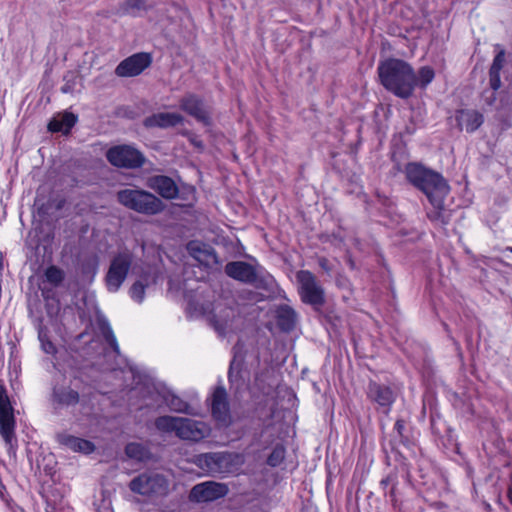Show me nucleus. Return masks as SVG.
Returning a JSON list of instances; mask_svg holds the SVG:
<instances>
[{
	"mask_svg": "<svg viewBox=\"0 0 512 512\" xmlns=\"http://www.w3.org/2000/svg\"><path fill=\"white\" fill-rule=\"evenodd\" d=\"M42 295L44 298H48V294L44 289H42Z\"/></svg>",
	"mask_w": 512,
	"mask_h": 512,
	"instance_id": "obj_49",
	"label": "nucleus"
},
{
	"mask_svg": "<svg viewBox=\"0 0 512 512\" xmlns=\"http://www.w3.org/2000/svg\"><path fill=\"white\" fill-rule=\"evenodd\" d=\"M195 464L207 474L215 476L227 472L229 457L222 452L203 453L196 456Z\"/></svg>",
	"mask_w": 512,
	"mask_h": 512,
	"instance_id": "obj_13",
	"label": "nucleus"
},
{
	"mask_svg": "<svg viewBox=\"0 0 512 512\" xmlns=\"http://www.w3.org/2000/svg\"><path fill=\"white\" fill-rule=\"evenodd\" d=\"M147 186L167 200L176 199L179 195V188L175 181L165 175L151 176L147 180Z\"/></svg>",
	"mask_w": 512,
	"mask_h": 512,
	"instance_id": "obj_17",
	"label": "nucleus"
},
{
	"mask_svg": "<svg viewBox=\"0 0 512 512\" xmlns=\"http://www.w3.org/2000/svg\"><path fill=\"white\" fill-rule=\"evenodd\" d=\"M118 199L121 204L128 206V190H121L118 193Z\"/></svg>",
	"mask_w": 512,
	"mask_h": 512,
	"instance_id": "obj_46",
	"label": "nucleus"
},
{
	"mask_svg": "<svg viewBox=\"0 0 512 512\" xmlns=\"http://www.w3.org/2000/svg\"><path fill=\"white\" fill-rule=\"evenodd\" d=\"M127 274L128 255L120 254L113 259L106 276V283L109 291H117L125 280Z\"/></svg>",
	"mask_w": 512,
	"mask_h": 512,
	"instance_id": "obj_15",
	"label": "nucleus"
},
{
	"mask_svg": "<svg viewBox=\"0 0 512 512\" xmlns=\"http://www.w3.org/2000/svg\"><path fill=\"white\" fill-rule=\"evenodd\" d=\"M44 276L46 281L54 287L61 285L65 279L64 271L55 265L47 267Z\"/></svg>",
	"mask_w": 512,
	"mask_h": 512,
	"instance_id": "obj_30",
	"label": "nucleus"
},
{
	"mask_svg": "<svg viewBox=\"0 0 512 512\" xmlns=\"http://www.w3.org/2000/svg\"><path fill=\"white\" fill-rule=\"evenodd\" d=\"M57 441L75 452L90 454L95 450V445L91 441L67 433L58 434Z\"/></svg>",
	"mask_w": 512,
	"mask_h": 512,
	"instance_id": "obj_20",
	"label": "nucleus"
},
{
	"mask_svg": "<svg viewBox=\"0 0 512 512\" xmlns=\"http://www.w3.org/2000/svg\"><path fill=\"white\" fill-rule=\"evenodd\" d=\"M52 397L55 403L62 406H74L80 399L79 393L70 387L54 388Z\"/></svg>",
	"mask_w": 512,
	"mask_h": 512,
	"instance_id": "obj_24",
	"label": "nucleus"
},
{
	"mask_svg": "<svg viewBox=\"0 0 512 512\" xmlns=\"http://www.w3.org/2000/svg\"><path fill=\"white\" fill-rule=\"evenodd\" d=\"M161 199L144 190H130V209L147 215H155L164 210Z\"/></svg>",
	"mask_w": 512,
	"mask_h": 512,
	"instance_id": "obj_11",
	"label": "nucleus"
},
{
	"mask_svg": "<svg viewBox=\"0 0 512 512\" xmlns=\"http://www.w3.org/2000/svg\"><path fill=\"white\" fill-rule=\"evenodd\" d=\"M396 484H397V483H394V484L392 485V488L389 490V492H385V495H387V494H388V495H389V497L391 498V501H392L393 503H395V502H396V493H395V490H396Z\"/></svg>",
	"mask_w": 512,
	"mask_h": 512,
	"instance_id": "obj_47",
	"label": "nucleus"
},
{
	"mask_svg": "<svg viewBox=\"0 0 512 512\" xmlns=\"http://www.w3.org/2000/svg\"><path fill=\"white\" fill-rule=\"evenodd\" d=\"M184 122V117L179 113L160 112L144 119V126L147 128H170Z\"/></svg>",
	"mask_w": 512,
	"mask_h": 512,
	"instance_id": "obj_18",
	"label": "nucleus"
},
{
	"mask_svg": "<svg viewBox=\"0 0 512 512\" xmlns=\"http://www.w3.org/2000/svg\"><path fill=\"white\" fill-rule=\"evenodd\" d=\"M507 250H509L510 252H512V247H508Z\"/></svg>",
	"mask_w": 512,
	"mask_h": 512,
	"instance_id": "obj_56",
	"label": "nucleus"
},
{
	"mask_svg": "<svg viewBox=\"0 0 512 512\" xmlns=\"http://www.w3.org/2000/svg\"><path fill=\"white\" fill-rule=\"evenodd\" d=\"M505 63V51L501 49L494 57L493 62L489 69V83L490 87L497 91L501 87L500 72Z\"/></svg>",
	"mask_w": 512,
	"mask_h": 512,
	"instance_id": "obj_23",
	"label": "nucleus"
},
{
	"mask_svg": "<svg viewBox=\"0 0 512 512\" xmlns=\"http://www.w3.org/2000/svg\"><path fill=\"white\" fill-rule=\"evenodd\" d=\"M228 380L232 386L236 387V389H239L244 385V379L241 375V364L237 363L235 360L230 363Z\"/></svg>",
	"mask_w": 512,
	"mask_h": 512,
	"instance_id": "obj_31",
	"label": "nucleus"
},
{
	"mask_svg": "<svg viewBox=\"0 0 512 512\" xmlns=\"http://www.w3.org/2000/svg\"><path fill=\"white\" fill-rule=\"evenodd\" d=\"M318 265L327 273L330 274L332 272V266L329 260L325 257H320L318 259Z\"/></svg>",
	"mask_w": 512,
	"mask_h": 512,
	"instance_id": "obj_43",
	"label": "nucleus"
},
{
	"mask_svg": "<svg viewBox=\"0 0 512 512\" xmlns=\"http://www.w3.org/2000/svg\"><path fill=\"white\" fill-rule=\"evenodd\" d=\"M150 458L149 450L139 443H130V459L145 461Z\"/></svg>",
	"mask_w": 512,
	"mask_h": 512,
	"instance_id": "obj_33",
	"label": "nucleus"
},
{
	"mask_svg": "<svg viewBox=\"0 0 512 512\" xmlns=\"http://www.w3.org/2000/svg\"><path fill=\"white\" fill-rule=\"evenodd\" d=\"M407 180L425 194L428 201L438 202L440 197H447L450 186L439 173L426 168L420 163L410 162L405 166Z\"/></svg>",
	"mask_w": 512,
	"mask_h": 512,
	"instance_id": "obj_4",
	"label": "nucleus"
},
{
	"mask_svg": "<svg viewBox=\"0 0 512 512\" xmlns=\"http://www.w3.org/2000/svg\"><path fill=\"white\" fill-rule=\"evenodd\" d=\"M226 312H227V317H229L230 313H233L232 309H227Z\"/></svg>",
	"mask_w": 512,
	"mask_h": 512,
	"instance_id": "obj_51",
	"label": "nucleus"
},
{
	"mask_svg": "<svg viewBox=\"0 0 512 512\" xmlns=\"http://www.w3.org/2000/svg\"><path fill=\"white\" fill-rule=\"evenodd\" d=\"M146 286L147 284H144L142 281H136L133 283L130 289L132 293V298L139 304L142 303L144 300Z\"/></svg>",
	"mask_w": 512,
	"mask_h": 512,
	"instance_id": "obj_36",
	"label": "nucleus"
},
{
	"mask_svg": "<svg viewBox=\"0 0 512 512\" xmlns=\"http://www.w3.org/2000/svg\"><path fill=\"white\" fill-rule=\"evenodd\" d=\"M394 483H397L396 482V477L395 476H392V475H388L386 476L385 478H383L381 481H380V486L382 487L383 490H386L387 487L390 485V484H394Z\"/></svg>",
	"mask_w": 512,
	"mask_h": 512,
	"instance_id": "obj_45",
	"label": "nucleus"
},
{
	"mask_svg": "<svg viewBox=\"0 0 512 512\" xmlns=\"http://www.w3.org/2000/svg\"><path fill=\"white\" fill-rule=\"evenodd\" d=\"M367 395L370 400L383 408V412L386 414L389 413L396 399L393 390L389 386L381 385L374 381L368 384Z\"/></svg>",
	"mask_w": 512,
	"mask_h": 512,
	"instance_id": "obj_16",
	"label": "nucleus"
},
{
	"mask_svg": "<svg viewBox=\"0 0 512 512\" xmlns=\"http://www.w3.org/2000/svg\"><path fill=\"white\" fill-rule=\"evenodd\" d=\"M417 76V86L426 88L434 79L435 72L430 66H423L419 69Z\"/></svg>",
	"mask_w": 512,
	"mask_h": 512,
	"instance_id": "obj_32",
	"label": "nucleus"
},
{
	"mask_svg": "<svg viewBox=\"0 0 512 512\" xmlns=\"http://www.w3.org/2000/svg\"><path fill=\"white\" fill-rule=\"evenodd\" d=\"M299 283V294L305 304L320 307L325 303V291L316 276L309 270L296 273Z\"/></svg>",
	"mask_w": 512,
	"mask_h": 512,
	"instance_id": "obj_9",
	"label": "nucleus"
},
{
	"mask_svg": "<svg viewBox=\"0 0 512 512\" xmlns=\"http://www.w3.org/2000/svg\"><path fill=\"white\" fill-rule=\"evenodd\" d=\"M456 121L460 129L473 133L483 124L484 117L479 111L463 109L457 112Z\"/></svg>",
	"mask_w": 512,
	"mask_h": 512,
	"instance_id": "obj_19",
	"label": "nucleus"
},
{
	"mask_svg": "<svg viewBox=\"0 0 512 512\" xmlns=\"http://www.w3.org/2000/svg\"><path fill=\"white\" fill-rule=\"evenodd\" d=\"M394 430L397 432L400 438H404V430H405V421L403 419H398L395 422Z\"/></svg>",
	"mask_w": 512,
	"mask_h": 512,
	"instance_id": "obj_44",
	"label": "nucleus"
},
{
	"mask_svg": "<svg viewBox=\"0 0 512 512\" xmlns=\"http://www.w3.org/2000/svg\"><path fill=\"white\" fill-rule=\"evenodd\" d=\"M37 332L42 351L48 355H55L57 353V347L49 338L48 328L40 324Z\"/></svg>",
	"mask_w": 512,
	"mask_h": 512,
	"instance_id": "obj_28",
	"label": "nucleus"
},
{
	"mask_svg": "<svg viewBox=\"0 0 512 512\" xmlns=\"http://www.w3.org/2000/svg\"><path fill=\"white\" fill-rule=\"evenodd\" d=\"M494 99H496V96H493V99H491V101H489V104H492V102H494Z\"/></svg>",
	"mask_w": 512,
	"mask_h": 512,
	"instance_id": "obj_52",
	"label": "nucleus"
},
{
	"mask_svg": "<svg viewBox=\"0 0 512 512\" xmlns=\"http://www.w3.org/2000/svg\"><path fill=\"white\" fill-rule=\"evenodd\" d=\"M179 107L182 111L195 118L198 122L205 126L211 124V117L204 100L199 96L189 93L182 97L179 101Z\"/></svg>",
	"mask_w": 512,
	"mask_h": 512,
	"instance_id": "obj_12",
	"label": "nucleus"
},
{
	"mask_svg": "<svg viewBox=\"0 0 512 512\" xmlns=\"http://www.w3.org/2000/svg\"><path fill=\"white\" fill-rule=\"evenodd\" d=\"M494 99H496V96H493V99H491V101H489V104H492V102H494Z\"/></svg>",
	"mask_w": 512,
	"mask_h": 512,
	"instance_id": "obj_54",
	"label": "nucleus"
},
{
	"mask_svg": "<svg viewBox=\"0 0 512 512\" xmlns=\"http://www.w3.org/2000/svg\"><path fill=\"white\" fill-rule=\"evenodd\" d=\"M189 191H190L191 193H194V188H193V187H189Z\"/></svg>",
	"mask_w": 512,
	"mask_h": 512,
	"instance_id": "obj_55",
	"label": "nucleus"
},
{
	"mask_svg": "<svg viewBox=\"0 0 512 512\" xmlns=\"http://www.w3.org/2000/svg\"><path fill=\"white\" fill-rule=\"evenodd\" d=\"M124 454H125V455H128V445H126V446L124 447Z\"/></svg>",
	"mask_w": 512,
	"mask_h": 512,
	"instance_id": "obj_50",
	"label": "nucleus"
},
{
	"mask_svg": "<svg viewBox=\"0 0 512 512\" xmlns=\"http://www.w3.org/2000/svg\"><path fill=\"white\" fill-rule=\"evenodd\" d=\"M296 324V312L288 305H282L277 310V325L281 331L290 332Z\"/></svg>",
	"mask_w": 512,
	"mask_h": 512,
	"instance_id": "obj_25",
	"label": "nucleus"
},
{
	"mask_svg": "<svg viewBox=\"0 0 512 512\" xmlns=\"http://www.w3.org/2000/svg\"><path fill=\"white\" fill-rule=\"evenodd\" d=\"M285 457V449L281 445L274 447L267 458V464L271 467H277L282 463Z\"/></svg>",
	"mask_w": 512,
	"mask_h": 512,
	"instance_id": "obj_34",
	"label": "nucleus"
},
{
	"mask_svg": "<svg viewBox=\"0 0 512 512\" xmlns=\"http://www.w3.org/2000/svg\"><path fill=\"white\" fill-rule=\"evenodd\" d=\"M407 180L425 194L428 201L438 202L440 197H447L450 186L439 173L426 168L420 163L410 162L405 166Z\"/></svg>",
	"mask_w": 512,
	"mask_h": 512,
	"instance_id": "obj_3",
	"label": "nucleus"
},
{
	"mask_svg": "<svg viewBox=\"0 0 512 512\" xmlns=\"http://www.w3.org/2000/svg\"><path fill=\"white\" fill-rule=\"evenodd\" d=\"M446 197H440L438 202L429 201L432 208L427 211L428 219L437 225L446 226L450 223L452 211L445 207Z\"/></svg>",
	"mask_w": 512,
	"mask_h": 512,
	"instance_id": "obj_21",
	"label": "nucleus"
},
{
	"mask_svg": "<svg viewBox=\"0 0 512 512\" xmlns=\"http://www.w3.org/2000/svg\"><path fill=\"white\" fill-rule=\"evenodd\" d=\"M130 405L138 408H153L165 403L176 413L195 415L193 407L174 394L161 382H157L151 372L138 364L130 363Z\"/></svg>",
	"mask_w": 512,
	"mask_h": 512,
	"instance_id": "obj_1",
	"label": "nucleus"
},
{
	"mask_svg": "<svg viewBox=\"0 0 512 512\" xmlns=\"http://www.w3.org/2000/svg\"><path fill=\"white\" fill-rule=\"evenodd\" d=\"M211 412L217 422L225 426L230 425V406L226 389L223 386H217L212 394Z\"/></svg>",
	"mask_w": 512,
	"mask_h": 512,
	"instance_id": "obj_14",
	"label": "nucleus"
},
{
	"mask_svg": "<svg viewBox=\"0 0 512 512\" xmlns=\"http://www.w3.org/2000/svg\"><path fill=\"white\" fill-rule=\"evenodd\" d=\"M224 271L230 278L254 286L256 289L272 291L274 277L261 265H252L245 261H232L225 265Z\"/></svg>",
	"mask_w": 512,
	"mask_h": 512,
	"instance_id": "obj_6",
	"label": "nucleus"
},
{
	"mask_svg": "<svg viewBox=\"0 0 512 512\" xmlns=\"http://www.w3.org/2000/svg\"><path fill=\"white\" fill-rule=\"evenodd\" d=\"M16 421L13 407L7 395L4 384L0 382V435L3 438L10 456L16 455L17 438L15 434Z\"/></svg>",
	"mask_w": 512,
	"mask_h": 512,
	"instance_id": "obj_7",
	"label": "nucleus"
},
{
	"mask_svg": "<svg viewBox=\"0 0 512 512\" xmlns=\"http://www.w3.org/2000/svg\"><path fill=\"white\" fill-rule=\"evenodd\" d=\"M60 120H61V124L64 128V134H67L77 123L78 118L75 114H73L71 112H65L61 116Z\"/></svg>",
	"mask_w": 512,
	"mask_h": 512,
	"instance_id": "obj_37",
	"label": "nucleus"
},
{
	"mask_svg": "<svg viewBox=\"0 0 512 512\" xmlns=\"http://www.w3.org/2000/svg\"><path fill=\"white\" fill-rule=\"evenodd\" d=\"M147 8L146 0H130V14H140L142 11H146Z\"/></svg>",
	"mask_w": 512,
	"mask_h": 512,
	"instance_id": "obj_39",
	"label": "nucleus"
},
{
	"mask_svg": "<svg viewBox=\"0 0 512 512\" xmlns=\"http://www.w3.org/2000/svg\"><path fill=\"white\" fill-rule=\"evenodd\" d=\"M109 505H110V503H109V502H107V503H106V501H105V500H103V505H102V506H99V507L97 508V510L100 512L101 508L106 509V508H108V506H109Z\"/></svg>",
	"mask_w": 512,
	"mask_h": 512,
	"instance_id": "obj_48",
	"label": "nucleus"
},
{
	"mask_svg": "<svg viewBox=\"0 0 512 512\" xmlns=\"http://www.w3.org/2000/svg\"><path fill=\"white\" fill-rule=\"evenodd\" d=\"M152 55L147 52H139L130 55V77L140 75L152 64Z\"/></svg>",
	"mask_w": 512,
	"mask_h": 512,
	"instance_id": "obj_26",
	"label": "nucleus"
},
{
	"mask_svg": "<svg viewBox=\"0 0 512 512\" xmlns=\"http://www.w3.org/2000/svg\"><path fill=\"white\" fill-rule=\"evenodd\" d=\"M381 85L393 95L408 99L417 86V76L413 67L406 61L388 58L377 67Z\"/></svg>",
	"mask_w": 512,
	"mask_h": 512,
	"instance_id": "obj_2",
	"label": "nucleus"
},
{
	"mask_svg": "<svg viewBox=\"0 0 512 512\" xmlns=\"http://www.w3.org/2000/svg\"><path fill=\"white\" fill-rule=\"evenodd\" d=\"M48 129L51 131V132H63L64 133V128L61 124V120L60 119H53L49 122L48 124Z\"/></svg>",
	"mask_w": 512,
	"mask_h": 512,
	"instance_id": "obj_42",
	"label": "nucleus"
},
{
	"mask_svg": "<svg viewBox=\"0 0 512 512\" xmlns=\"http://www.w3.org/2000/svg\"><path fill=\"white\" fill-rule=\"evenodd\" d=\"M116 74L121 77L128 76V58L123 59L116 68Z\"/></svg>",
	"mask_w": 512,
	"mask_h": 512,
	"instance_id": "obj_41",
	"label": "nucleus"
},
{
	"mask_svg": "<svg viewBox=\"0 0 512 512\" xmlns=\"http://www.w3.org/2000/svg\"><path fill=\"white\" fill-rule=\"evenodd\" d=\"M98 326H99L100 332H101L103 338L105 339V341L107 342V344L113 349V351L115 353L118 354L119 353V345L117 343L116 337H115L113 330H112L110 324L108 323V321L105 319H100L98 321Z\"/></svg>",
	"mask_w": 512,
	"mask_h": 512,
	"instance_id": "obj_29",
	"label": "nucleus"
},
{
	"mask_svg": "<svg viewBox=\"0 0 512 512\" xmlns=\"http://www.w3.org/2000/svg\"><path fill=\"white\" fill-rule=\"evenodd\" d=\"M494 99H496V96H493V99H491V101H489V104H492V102H494Z\"/></svg>",
	"mask_w": 512,
	"mask_h": 512,
	"instance_id": "obj_53",
	"label": "nucleus"
},
{
	"mask_svg": "<svg viewBox=\"0 0 512 512\" xmlns=\"http://www.w3.org/2000/svg\"><path fill=\"white\" fill-rule=\"evenodd\" d=\"M65 83L61 87V92L64 94L72 93L76 86V79L75 77L68 78V76L64 77Z\"/></svg>",
	"mask_w": 512,
	"mask_h": 512,
	"instance_id": "obj_40",
	"label": "nucleus"
},
{
	"mask_svg": "<svg viewBox=\"0 0 512 512\" xmlns=\"http://www.w3.org/2000/svg\"><path fill=\"white\" fill-rule=\"evenodd\" d=\"M154 425L158 431L174 433L184 441L199 442L211 434V428L207 423L185 417L159 416L155 419Z\"/></svg>",
	"mask_w": 512,
	"mask_h": 512,
	"instance_id": "obj_5",
	"label": "nucleus"
},
{
	"mask_svg": "<svg viewBox=\"0 0 512 512\" xmlns=\"http://www.w3.org/2000/svg\"><path fill=\"white\" fill-rule=\"evenodd\" d=\"M107 160L116 167H128V145H119L110 148L106 153Z\"/></svg>",
	"mask_w": 512,
	"mask_h": 512,
	"instance_id": "obj_27",
	"label": "nucleus"
},
{
	"mask_svg": "<svg viewBox=\"0 0 512 512\" xmlns=\"http://www.w3.org/2000/svg\"><path fill=\"white\" fill-rule=\"evenodd\" d=\"M210 322L213 325L214 329L220 334H225L227 328L229 327V321L226 318L219 319L217 315H213L210 318Z\"/></svg>",
	"mask_w": 512,
	"mask_h": 512,
	"instance_id": "obj_38",
	"label": "nucleus"
},
{
	"mask_svg": "<svg viewBox=\"0 0 512 512\" xmlns=\"http://www.w3.org/2000/svg\"><path fill=\"white\" fill-rule=\"evenodd\" d=\"M187 249L190 255L201 264L210 265L218 262L217 254L211 247H206L198 242H189Z\"/></svg>",
	"mask_w": 512,
	"mask_h": 512,
	"instance_id": "obj_22",
	"label": "nucleus"
},
{
	"mask_svg": "<svg viewBox=\"0 0 512 512\" xmlns=\"http://www.w3.org/2000/svg\"><path fill=\"white\" fill-rule=\"evenodd\" d=\"M130 490L147 497H162L169 491V481L162 474L146 472L130 481Z\"/></svg>",
	"mask_w": 512,
	"mask_h": 512,
	"instance_id": "obj_8",
	"label": "nucleus"
},
{
	"mask_svg": "<svg viewBox=\"0 0 512 512\" xmlns=\"http://www.w3.org/2000/svg\"><path fill=\"white\" fill-rule=\"evenodd\" d=\"M228 492L229 488L224 483L205 481L193 486L189 493V499L195 503L213 502L224 498Z\"/></svg>",
	"mask_w": 512,
	"mask_h": 512,
	"instance_id": "obj_10",
	"label": "nucleus"
},
{
	"mask_svg": "<svg viewBox=\"0 0 512 512\" xmlns=\"http://www.w3.org/2000/svg\"><path fill=\"white\" fill-rule=\"evenodd\" d=\"M145 161L144 155L139 150L130 146V169L142 167Z\"/></svg>",
	"mask_w": 512,
	"mask_h": 512,
	"instance_id": "obj_35",
	"label": "nucleus"
}]
</instances>
